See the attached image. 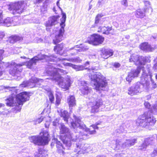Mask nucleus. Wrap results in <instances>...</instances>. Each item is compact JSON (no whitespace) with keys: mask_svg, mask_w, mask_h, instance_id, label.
<instances>
[{"mask_svg":"<svg viewBox=\"0 0 157 157\" xmlns=\"http://www.w3.org/2000/svg\"><path fill=\"white\" fill-rule=\"evenodd\" d=\"M63 64L64 66H69L70 67H72L73 68H74V66L75 65L72 64L71 63H63Z\"/></svg>","mask_w":157,"mask_h":157,"instance_id":"49530a36","label":"nucleus"},{"mask_svg":"<svg viewBox=\"0 0 157 157\" xmlns=\"http://www.w3.org/2000/svg\"><path fill=\"white\" fill-rule=\"evenodd\" d=\"M43 118L42 117H41L40 118L37 119L36 121H34V124H38L40 123L43 121Z\"/></svg>","mask_w":157,"mask_h":157,"instance_id":"a19ab883","label":"nucleus"},{"mask_svg":"<svg viewBox=\"0 0 157 157\" xmlns=\"http://www.w3.org/2000/svg\"><path fill=\"white\" fill-rule=\"evenodd\" d=\"M6 104L7 106H10V98H9L6 100Z\"/></svg>","mask_w":157,"mask_h":157,"instance_id":"5fc2aeb1","label":"nucleus"},{"mask_svg":"<svg viewBox=\"0 0 157 157\" xmlns=\"http://www.w3.org/2000/svg\"><path fill=\"white\" fill-rule=\"evenodd\" d=\"M5 35L3 33L0 34V40L4 37Z\"/></svg>","mask_w":157,"mask_h":157,"instance_id":"6e6d98bb","label":"nucleus"},{"mask_svg":"<svg viewBox=\"0 0 157 157\" xmlns=\"http://www.w3.org/2000/svg\"><path fill=\"white\" fill-rule=\"evenodd\" d=\"M92 5L90 6L89 8V9H88V10H90L91 9V8H92Z\"/></svg>","mask_w":157,"mask_h":157,"instance_id":"e2e57ef3","label":"nucleus"},{"mask_svg":"<svg viewBox=\"0 0 157 157\" xmlns=\"http://www.w3.org/2000/svg\"><path fill=\"white\" fill-rule=\"evenodd\" d=\"M105 15V14L104 13L102 12L98 14L96 16V17L100 19V18Z\"/></svg>","mask_w":157,"mask_h":157,"instance_id":"a18cd8bd","label":"nucleus"},{"mask_svg":"<svg viewBox=\"0 0 157 157\" xmlns=\"http://www.w3.org/2000/svg\"><path fill=\"white\" fill-rule=\"evenodd\" d=\"M137 139H128L122 143L118 140H117L114 149L116 150L120 149L121 148H128L133 145L136 143Z\"/></svg>","mask_w":157,"mask_h":157,"instance_id":"f8f14e48","label":"nucleus"},{"mask_svg":"<svg viewBox=\"0 0 157 157\" xmlns=\"http://www.w3.org/2000/svg\"><path fill=\"white\" fill-rule=\"evenodd\" d=\"M100 19H99L96 17H95V22L94 24L92 25V27L93 28L98 27L99 28V25H100Z\"/></svg>","mask_w":157,"mask_h":157,"instance_id":"f704fd0d","label":"nucleus"},{"mask_svg":"<svg viewBox=\"0 0 157 157\" xmlns=\"http://www.w3.org/2000/svg\"><path fill=\"white\" fill-rule=\"evenodd\" d=\"M81 90L82 94H87L90 93L91 89L89 88L87 86V83L85 81L80 82Z\"/></svg>","mask_w":157,"mask_h":157,"instance_id":"412c9836","label":"nucleus"},{"mask_svg":"<svg viewBox=\"0 0 157 157\" xmlns=\"http://www.w3.org/2000/svg\"><path fill=\"white\" fill-rule=\"evenodd\" d=\"M40 79L35 77H32L31 79L28 82H23L20 85V87H26L29 86L31 88L33 87L36 86V83L39 82Z\"/></svg>","mask_w":157,"mask_h":157,"instance_id":"6ab92c4d","label":"nucleus"},{"mask_svg":"<svg viewBox=\"0 0 157 157\" xmlns=\"http://www.w3.org/2000/svg\"><path fill=\"white\" fill-rule=\"evenodd\" d=\"M89 64V62H86L85 63V65L86 66L87 64Z\"/></svg>","mask_w":157,"mask_h":157,"instance_id":"69168bd1","label":"nucleus"},{"mask_svg":"<svg viewBox=\"0 0 157 157\" xmlns=\"http://www.w3.org/2000/svg\"><path fill=\"white\" fill-rule=\"evenodd\" d=\"M89 147L88 144H82L80 142L76 144V148L74 150V151L78 155L84 154L87 151Z\"/></svg>","mask_w":157,"mask_h":157,"instance_id":"dca6fc26","label":"nucleus"},{"mask_svg":"<svg viewBox=\"0 0 157 157\" xmlns=\"http://www.w3.org/2000/svg\"><path fill=\"white\" fill-rule=\"evenodd\" d=\"M121 4L122 5L125 7H127L128 6L127 0H121Z\"/></svg>","mask_w":157,"mask_h":157,"instance_id":"ea45409f","label":"nucleus"},{"mask_svg":"<svg viewBox=\"0 0 157 157\" xmlns=\"http://www.w3.org/2000/svg\"><path fill=\"white\" fill-rule=\"evenodd\" d=\"M60 116L63 117V119L65 121L68 123V119L69 118V114L68 112L66 110L61 111Z\"/></svg>","mask_w":157,"mask_h":157,"instance_id":"c85d7f7f","label":"nucleus"},{"mask_svg":"<svg viewBox=\"0 0 157 157\" xmlns=\"http://www.w3.org/2000/svg\"><path fill=\"white\" fill-rule=\"evenodd\" d=\"M67 102L70 108L76 105L75 97L73 96H70L67 98Z\"/></svg>","mask_w":157,"mask_h":157,"instance_id":"a878e982","label":"nucleus"},{"mask_svg":"<svg viewBox=\"0 0 157 157\" xmlns=\"http://www.w3.org/2000/svg\"><path fill=\"white\" fill-rule=\"evenodd\" d=\"M59 18L58 16H53L50 17L45 24L46 30L48 31H50V27L58 23V20Z\"/></svg>","mask_w":157,"mask_h":157,"instance_id":"f3484780","label":"nucleus"},{"mask_svg":"<svg viewBox=\"0 0 157 157\" xmlns=\"http://www.w3.org/2000/svg\"><path fill=\"white\" fill-rule=\"evenodd\" d=\"M58 0L56 2V5L61 10L62 12V17L61 18V22L60 24L61 27L59 30L57 32V33L55 36V38L53 40V43L55 44L60 42L64 39L63 36L64 33V27L65 26V22L66 21V16L65 13L63 12L62 9L59 7V1Z\"/></svg>","mask_w":157,"mask_h":157,"instance_id":"6e6552de","label":"nucleus"},{"mask_svg":"<svg viewBox=\"0 0 157 157\" xmlns=\"http://www.w3.org/2000/svg\"><path fill=\"white\" fill-rule=\"evenodd\" d=\"M26 6V2L23 1L10 3V13L13 15L20 14L24 11Z\"/></svg>","mask_w":157,"mask_h":157,"instance_id":"1a4fd4ad","label":"nucleus"},{"mask_svg":"<svg viewBox=\"0 0 157 157\" xmlns=\"http://www.w3.org/2000/svg\"><path fill=\"white\" fill-rule=\"evenodd\" d=\"M144 105L145 107L148 109H150L151 107V105L147 102L145 101L144 103Z\"/></svg>","mask_w":157,"mask_h":157,"instance_id":"09e8293b","label":"nucleus"},{"mask_svg":"<svg viewBox=\"0 0 157 157\" xmlns=\"http://www.w3.org/2000/svg\"><path fill=\"white\" fill-rule=\"evenodd\" d=\"M150 61L149 57L143 56L139 57L134 54L131 55L129 59L130 62H133L135 65L138 66L144 65L146 63H149Z\"/></svg>","mask_w":157,"mask_h":157,"instance_id":"9b49d317","label":"nucleus"},{"mask_svg":"<svg viewBox=\"0 0 157 157\" xmlns=\"http://www.w3.org/2000/svg\"><path fill=\"white\" fill-rule=\"evenodd\" d=\"M88 40L89 43L94 45H98L102 43L104 41V38L101 36L94 34L91 35Z\"/></svg>","mask_w":157,"mask_h":157,"instance_id":"ddd939ff","label":"nucleus"},{"mask_svg":"<svg viewBox=\"0 0 157 157\" xmlns=\"http://www.w3.org/2000/svg\"><path fill=\"white\" fill-rule=\"evenodd\" d=\"M145 11L144 10L138 9L135 12V16L139 18H143L145 16Z\"/></svg>","mask_w":157,"mask_h":157,"instance_id":"b1692460","label":"nucleus"},{"mask_svg":"<svg viewBox=\"0 0 157 157\" xmlns=\"http://www.w3.org/2000/svg\"><path fill=\"white\" fill-rule=\"evenodd\" d=\"M101 52V56L102 57L105 59H107L113 54V50L110 48H102Z\"/></svg>","mask_w":157,"mask_h":157,"instance_id":"aec40b11","label":"nucleus"},{"mask_svg":"<svg viewBox=\"0 0 157 157\" xmlns=\"http://www.w3.org/2000/svg\"><path fill=\"white\" fill-rule=\"evenodd\" d=\"M153 153L155 155H157V148H156L153 151Z\"/></svg>","mask_w":157,"mask_h":157,"instance_id":"4d7b16f0","label":"nucleus"},{"mask_svg":"<svg viewBox=\"0 0 157 157\" xmlns=\"http://www.w3.org/2000/svg\"><path fill=\"white\" fill-rule=\"evenodd\" d=\"M18 19L17 17L15 16L10 19V26H14L17 25V22Z\"/></svg>","mask_w":157,"mask_h":157,"instance_id":"2f4dec72","label":"nucleus"},{"mask_svg":"<svg viewBox=\"0 0 157 157\" xmlns=\"http://www.w3.org/2000/svg\"><path fill=\"white\" fill-rule=\"evenodd\" d=\"M111 30V27L109 26H99V28H98V32L102 33L103 34L108 35Z\"/></svg>","mask_w":157,"mask_h":157,"instance_id":"4be33fe9","label":"nucleus"},{"mask_svg":"<svg viewBox=\"0 0 157 157\" xmlns=\"http://www.w3.org/2000/svg\"><path fill=\"white\" fill-rule=\"evenodd\" d=\"M7 8L8 9H10V4H9L8 5Z\"/></svg>","mask_w":157,"mask_h":157,"instance_id":"0e129e2a","label":"nucleus"},{"mask_svg":"<svg viewBox=\"0 0 157 157\" xmlns=\"http://www.w3.org/2000/svg\"><path fill=\"white\" fill-rule=\"evenodd\" d=\"M43 0H36V2L39 3L42 2Z\"/></svg>","mask_w":157,"mask_h":157,"instance_id":"052dcab7","label":"nucleus"},{"mask_svg":"<svg viewBox=\"0 0 157 157\" xmlns=\"http://www.w3.org/2000/svg\"><path fill=\"white\" fill-rule=\"evenodd\" d=\"M113 65L115 67L118 68L120 67L121 65L119 63H115Z\"/></svg>","mask_w":157,"mask_h":157,"instance_id":"864d4df0","label":"nucleus"},{"mask_svg":"<svg viewBox=\"0 0 157 157\" xmlns=\"http://www.w3.org/2000/svg\"><path fill=\"white\" fill-rule=\"evenodd\" d=\"M2 11L0 10V23H2Z\"/></svg>","mask_w":157,"mask_h":157,"instance_id":"603ef678","label":"nucleus"},{"mask_svg":"<svg viewBox=\"0 0 157 157\" xmlns=\"http://www.w3.org/2000/svg\"><path fill=\"white\" fill-rule=\"evenodd\" d=\"M151 98V96L150 95H148L146 97V98L147 100H149Z\"/></svg>","mask_w":157,"mask_h":157,"instance_id":"13d9d810","label":"nucleus"},{"mask_svg":"<svg viewBox=\"0 0 157 157\" xmlns=\"http://www.w3.org/2000/svg\"><path fill=\"white\" fill-rule=\"evenodd\" d=\"M107 2V0H99L98 4L97 5V6L98 7H100Z\"/></svg>","mask_w":157,"mask_h":157,"instance_id":"c9c22d12","label":"nucleus"},{"mask_svg":"<svg viewBox=\"0 0 157 157\" xmlns=\"http://www.w3.org/2000/svg\"><path fill=\"white\" fill-rule=\"evenodd\" d=\"M4 52V50L3 49H0V65L2 64L1 61L3 59L2 54Z\"/></svg>","mask_w":157,"mask_h":157,"instance_id":"79ce46f5","label":"nucleus"},{"mask_svg":"<svg viewBox=\"0 0 157 157\" xmlns=\"http://www.w3.org/2000/svg\"><path fill=\"white\" fill-rule=\"evenodd\" d=\"M140 48L141 50L146 52H149L151 51L150 45L146 42L142 44L140 46Z\"/></svg>","mask_w":157,"mask_h":157,"instance_id":"393cba45","label":"nucleus"},{"mask_svg":"<svg viewBox=\"0 0 157 157\" xmlns=\"http://www.w3.org/2000/svg\"><path fill=\"white\" fill-rule=\"evenodd\" d=\"M40 153L41 154L42 156H41V157H45L47 156V152L44 151L43 149H40Z\"/></svg>","mask_w":157,"mask_h":157,"instance_id":"4c0bfd02","label":"nucleus"},{"mask_svg":"<svg viewBox=\"0 0 157 157\" xmlns=\"http://www.w3.org/2000/svg\"><path fill=\"white\" fill-rule=\"evenodd\" d=\"M56 103L57 105H58L60 103L61 98L57 95H56Z\"/></svg>","mask_w":157,"mask_h":157,"instance_id":"37998d69","label":"nucleus"},{"mask_svg":"<svg viewBox=\"0 0 157 157\" xmlns=\"http://www.w3.org/2000/svg\"><path fill=\"white\" fill-rule=\"evenodd\" d=\"M155 78L157 79V74L155 75Z\"/></svg>","mask_w":157,"mask_h":157,"instance_id":"774afa93","label":"nucleus"},{"mask_svg":"<svg viewBox=\"0 0 157 157\" xmlns=\"http://www.w3.org/2000/svg\"><path fill=\"white\" fill-rule=\"evenodd\" d=\"M21 58L24 59H26V57L25 56H23V57L21 56Z\"/></svg>","mask_w":157,"mask_h":157,"instance_id":"338daca9","label":"nucleus"},{"mask_svg":"<svg viewBox=\"0 0 157 157\" xmlns=\"http://www.w3.org/2000/svg\"><path fill=\"white\" fill-rule=\"evenodd\" d=\"M23 65V64H17L14 62H12L10 63V70H11L10 74L13 75L14 77H18V75L22 71L21 67Z\"/></svg>","mask_w":157,"mask_h":157,"instance_id":"2eb2a0df","label":"nucleus"},{"mask_svg":"<svg viewBox=\"0 0 157 157\" xmlns=\"http://www.w3.org/2000/svg\"><path fill=\"white\" fill-rule=\"evenodd\" d=\"M90 102L93 103V105L92 106L91 112L92 113L97 112L99 110L100 107H104L103 105L102 100L100 99H95L94 98H90Z\"/></svg>","mask_w":157,"mask_h":157,"instance_id":"4468645a","label":"nucleus"},{"mask_svg":"<svg viewBox=\"0 0 157 157\" xmlns=\"http://www.w3.org/2000/svg\"><path fill=\"white\" fill-rule=\"evenodd\" d=\"M140 71V69L139 67L137 68L136 69H131L126 77V81L129 83L134 78L138 76Z\"/></svg>","mask_w":157,"mask_h":157,"instance_id":"a211bd4d","label":"nucleus"},{"mask_svg":"<svg viewBox=\"0 0 157 157\" xmlns=\"http://www.w3.org/2000/svg\"><path fill=\"white\" fill-rule=\"evenodd\" d=\"M2 74V69H1V65H0V76H1Z\"/></svg>","mask_w":157,"mask_h":157,"instance_id":"bf43d9fd","label":"nucleus"},{"mask_svg":"<svg viewBox=\"0 0 157 157\" xmlns=\"http://www.w3.org/2000/svg\"><path fill=\"white\" fill-rule=\"evenodd\" d=\"M46 73L49 75L52 76V77L50 78L51 80L57 82L62 88L66 90L69 89L72 83L70 76L67 75L65 77H62L60 76V75L66 74L67 72L66 71L51 67L47 70Z\"/></svg>","mask_w":157,"mask_h":157,"instance_id":"f03ea898","label":"nucleus"},{"mask_svg":"<svg viewBox=\"0 0 157 157\" xmlns=\"http://www.w3.org/2000/svg\"><path fill=\"white\" fill-rule=\"evenodd\" d=\"M143 2L144 3L145 6V8H144V9L146 11L147 9H150L152 10V8L150 6V4L149 1L144 0L143 1Z\"/></svg>","mask_w":157,"mask_h":157,"instance_id":"72a5a7b5","label":"nucleus"},{"mask_svg":"<svg viewBox=\"0 0 157 157\" xmlns=\"http://www.w3.org/2000/svg\"><path fill=\"white\" fill-rule=\"evenodd\" d=\"M58 121H59L57 120H56V121H53L52 122L53 125L55 126H59L60 124H59L58 123Z\"/></svg>","mask_w":157,"mask_h":157,"instance_id":"3c124183","label":"nucleus"},{"mask_svg":"<svg viewBox=\"0 0 157 157\" xmlns=\"http://www.w3.org/2000/svg\"><path fill=\"white\" fill-rule=\"evenodd\" d=\"M40 149L38 150V151L34 153L35 157H41V156H42L41 154L40 153Z\"/></svg>","mask_w":157,"mask_h":157,"instance_id":"8fccbe9b","label":"nucleus"},{"mask_svg":"<svg viewBox=\"0 0 157 157\" xmlns=\"http://www.w3.org/2000/svg\"><path fill=\"white\" fill-rule=\"evenodd\" d=\"M152 140V138H151L146 139L144 140V143L142 144L141 146L140 147L139 149L142 150L145 148L147 145L151 144V141Z\"/></svg>","mask_w":157,"mask_h":157,"instance_id":"cd10ccee","label":"nucleus"},{"mask_svg":"<svg viewBox=\"0 0 157 157\" xmlns=\"http://www.w3.org/2000/svg\"><path fill=\"white\" fill-rule=\"evenodd\" d=\"M125 131L123 127L121 126L115 131L114 134L117 136L122 133L125 132Z\"/></svg>","mask_w":157,"mask_h":157,"instance_id":"7c9ffc66","label":"nucleus"},{"mask_svg":"<svg viewBox=\"0 0 157 157\" xmlns=\"http://www.w3.org/2000/svg\"><path fill=\"white\" fill-rule=\"evenodd\" d=\"M45 59L47 61L56 62L60 60H67L72 62H75L77 60L76 58H69L67 59L65 58H57L56 57L53 55L50 56H46L44 55H38L32 58L30 60L27 61L25 65L30 68L32 67L33 66L35 65L36 63L40 60Z\"/></svg>","mask_w":157,"mask_h":157,"instance_id":"423d86ee","label":"nucleus"},{"mask_svg":"<svg viewBox=\"0 0 157 157\" xmlns=\"http://www.w3.org/2000/svg\"><path fill=\"white\" fill-rule=\"evenodd\" d=\"M154 62L155 63L153 67V69L155 71H157V57L154 60Z\"/></svg>","mask_w":157,"mask_h":157,"instance_id":"c03bdc74","label":"nucleus"},{"mask_svg":"<svg viewBox=\"0 0 157 157\" xmlns=\"http://www.w3.org/2000/svg\"><path fill=\"white\" fill-rule=\"evenodd\" d=\"M48 97L50 101L51 102V103H52L54 101V98L52 93H49Z\"/></svg>","mask_w":157,"mask_h":157,"instance_id":"58836bf2","label":"nucleus"},{"mask_svg":"<svg viewBox=\"0 0 157 157\" xmlns=\"http://www.w3.org/2000/svg\"><path fill=\"white\" fill-rule=\"evenodd\" d=\"M90 79L95 86L97 90H107L108 89V83L105 78L100 72L96 73L91 76Z\"/></svg>","mask_w":157,"mask_h":157,"instance_id":"0eeeda50","label":"nucleus"},{"mask_svg":"<svg viewBox=\"0 0 157 157\" xmlns=\"http://www.w3.org/2000/svg\"><path fill=\"white\" fill-rule=\"evenodd\" d=\"M63 64L64 66H69L70 67H72L73 68H74V66L75 65L72 64L71 63H63Z\"/></svg>","mask_w":157,"mask_h":157,"instance_id":"de8ad7c7","label":"nucleus"},{"mask_svg":"<svg viewBox=\"0 0 157 157\" xmlns=\"http://www.w3.org/2000/svg\"><path fill=\"white\" fill-rule=\"evenodd\" d=\"M42 136H34L31 137L30 140L31 142L38 145H44L48 143L49 141V135L48 132L44 131Z\"/></svg>","mask_w":157,"mask_h":157,"instance_id":"9d476101","label":"nucleus"},{"mask_svg":"<svg viewBox=\"0 0 157 157\" xmlns=\"http://www.w3.org/2000/svg\"><path fill=\"white\" fill-rule=\"evenodd\" d=\"M4 106V105L2 103H0V108L3 107Z\"/></svg>","mask_w":157,"mask_h":157,"instance_id":"680f3d73","label":"nucleus"},{"mask_svg":"<svg viewBox=\"0 0 157 157\" xmlns=\"http://www.w3.org/2000/svg\"><path fill=\"white\" fill-rule=\"evenodd\" d=\"M74 119L71 122L72 128L74 129V133H71L70 129L63 123H60L59 128L61 134H64L66 136L63 140V144L68 148L71 146V141H76L78 139L85 140L88 138L89 135L95 134V129L98 127L96 125H93L90 128H87L85 125L79 117L74 115Z\"/></svg>","mask_w":157,"mask_h":157,"instance_id":"f257e3e1","label":"nucleus"},{"mask_svg":"<svg viewBox=\"0 0 157 157\" xmlns=\"http://www.w3.org/2000/svg\"><path fill=\"white\" fill-rule=\"evenodd\" d=\"M63 46L64 44H58L54 47V50L55 52H57V54L62 55L63 54L62 51Z\"/></svg>","mask_w":157,"mask_h":157,"instance_id":"bb28decb","label":"nucleus"},{"mask_svg":"<svg viewBox=\"0 0 157 157\" xmlns=\"http://www.w3.org/2000/svg\"><path fill=\"white\" fill-rule=\"evenodd\" d=\"M152 113L155 114H157V101L153 106L152 109L145 112L138 117L136 121V125L146 128L153 126L156 120L153 116Z\"/></svg>","mask_w":157,"mask_h":157,"instance_id":"39448f33","label":"nucleus"},{"mask_svg":"<svg viewBox=\"0 0 157 157\" xmlns=\"http://www.w3.org/2000/svg\"><path fill=\"white\" fill-rule=\"evenodd\" d=\"M56 142V147L57 149V151L61 155H63L65 154L64 151V148L61 143L57 140H55Z\"/></svg>","mask_w":157,"mask_h":157,"instance_id":"5701e85b","label":"nucleus"},{"mask_svg":"<svg viewBox=\"0 0 157 157\" xmlns=\"http://www.w3.org/2000/svg\"><path fill=\"white\" fill-rule=\"evenodd\" d=\"M143 73L141 77V82H137L128 89V94L131 96L136 94L140 93L143 90L144 87L146 86L147 89L150 84V81L152 84L154 83V81L151 78L152 75L151 73L150 69L148 68H144Z\"/></svg>","mask_w":157,"mask_h":157,"instance_id":"20e7f679","label":"nucleus"},{"mask_svg":"<svg viewBox=\"0 0 157 157\" xmlns=\"http://www.w3.org/2000/svg\"><path fill=\"white\" fill-rule=\"evenodd\" d=\"M84 67L83 66H78L75 65L73 68L76 71H82L84 69Z\"/></svg>","mask_w":157,"mask_h":157,"instance_id":"e433bc0d","label":"nucleus"},{"mask_svg":"<svg viewBox=\"0 0 157 157\" xmlns=\"http://www.w3.org/2000/svg\"><path fill=\"white\" fill-rule=\"evenodd\" d=\"M0 25H3L7 27L10 26V18L8 17L4 21L3 20L2 23H0Z\"/></svg>","mask_w":157,"mask_h":157,"instance_id":"473e14b6","label":"nucleus"},{"mask_svg":"<svg viewBox=\"0 0 157 157\" xmlns=\"http://www.w3.org/2000/svg\"><path fill=\"white\" fill-rule=\"evenodd\" d=\"M17 90L15 87H10V107H13L10 113L20 112L24 103L29 99V95L26 92H21L17 95Z\"/></svg>","mask_w":157,"mask_h":157,"instance_id":"7ed1b4c3","label":"nucleus"},{"mask_svg":"<svg viewBox=\"0 0 157 157\" xmlns=\"http://www.w3.org/2000/svg\"><path fill=\"white\" fill-rule=\"evenodd\" d=\"M23 40V38L17 36H10V43H13L19 40Z\"/></svg>","mask_w":157,"mask_h":157,"instance_id":"c756f323","label":"nucleus"}]
</instances>
